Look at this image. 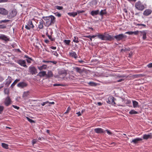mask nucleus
Returning a JSON list of instances; mask_svg holds the SVG:
<instances>
[{
	"label": "nucleus",
	"mask_w": 152,
	"mask_h": 152,
	"mask_svg": "<svg viewBox=\"0 0 152 152\" xmlns=\"http://www.w3.org/2000/svg\"><path fill=\"white\" fill-rule=\"evenodd\" d=\"M50 20L48 21H46L45 23H44V25L47 27L51 25L54 24L56 21V18L53 15H50Z\"/></svg>",
	"instance_id": "f257e3e1"
},
{
	"label": "nucleus",
	"mask_w": 152,
	"mask_h": 152,
	"mask_svg": "<svg viewBox=\"0 0 152 152\" xmlns=\"http://www.w3.org/2000/svg\"><path fill=\"white\" fill-rule=\"evenodd\" d=\"M135 7L137 10L141 11H143L145 8L144 4L140 1L135 3Z\"/></svg>",
	"instance_id": "f03ea898"
},
{
	"label": "nucleus",
	"mask_w": 152,
	"mask_h": 152,
	"mask_svg": "<svg viewBox=\"0 0 152 152\" xmlns=\"http://www.w3.org/2000/svg\"><path fill=\"white\" fill-rule=\"evenodd\" d=\"M28 72L32 75H36L37 73V69L34 66H30L28 68Z\"/></svg>",
	"instance_id": "7ed1b4c3"
},
{
	"label": "nucleus",
	"mask_w": 152,
	"mask_h": 152,
	"mask_svg": "<svg viewBox=\"0 0 152 152\" xmlns=\"http://www.w3.org/2000/svg\"><path fill=\"white\" fill-rule=\"evenodd\" d=\"M114 39V36L110 35L109 34L104 33V40L106 41H111Z\"/></svg>",
	"instance_id": "20e7f679"
},
{
	"label": "nucleus",
	"mask_w": 152,
	"mask_h": 152,
	"mask_svg": "<svg viewBox=\"0 0 152 152\" xmlns=\"http://www.w3.org/2000/svg\"><path fill=\"white\" fill-rule=\"evenodd\" d=\"M126 37V35L121 34L114 36V38H115L117 41H119L122 40Z\"/></svg>",
	"instance_id": "39448f33"
},
{
	"label": "nucleus",
	"mask_w": 152,
	"mask_h": 152,
	"mask_svg": "<svg viewBox=\"0 0 152 152\" xmlns=\"http://www.w3.org/2000/svg\"><path fill=\"white\" fill-rule=\"evenodd\" d=\"M34 27V26L33 24L32 21L31 20H29L27 24L26 25L25 28L28 30H30L31 28H33Z\"/></svg>",
	"instance_id": "423d86ee"
},
{
	"label": "nucleus",
	"mask_w": 152,
	"mask_h": 152,
	"mask_svg": "<svg viewBox=\"0 0 152 152\" xmlns=\"http://www.w3.org/2000/svg\"><path fill=\"white\" fill-rule=\"evenodd\" d=\"M17 13V12L16 10H12L9 13V15L7 16V17L9 19L12 18L16 15Z\"/></svg>",
	"instance_id": "0eeeda50"
},
{
	"label": "nucleus",
	"mask_w": 152,
	"mask_h": 152,
	"mask_svg": "<svg viewBox=\"0 0 152 152\" xmlns=\"http://www.w3.org/2000/svg\"><path fill=\"white\" fill-rule=\"evenodd\" d=\"M115 100V99L113 96H110L108 98V100L107 101V102L109 104H115V103L114 102Z\"/></svg>",
	"instance_id": "6e6552de"
},
{
	"label": "nucleus",
	"mask_w": 152,
	"mask_h": 152,
	"mask_svg": "<svg viewBox=\"0 0 152 152\" xmlns=\"http://www.w3.org/2000/svg\"><path fill=\"white\" fill-rule=\"evenodd\" d=\"M17 62L21 66L26 68L27 67V66L26 64V62L25 60H19L17 61Z\"/></svg>",
	"instance_id": "1a4fd4ad"
},
{
	"label": "nucleus",
	"mask_w": 152,
	"mask_h": 152,
	"mask_svg": "<svg viewBox=\"0 0 152 152\" xmlns=\"http://www.w3.org/2000/svg\"><path fill=\"white\" fill-rule=\"evenodd\" d=\"M27 86V84L26 83L24 82H20L19 83L17 84V86L18 87L21 88H23L26 87Z\"/></svg>",
	"instance_id": "9d476101"
},
{
	"label": "nucleus",
	"mask_w": 152,
	"mask_h": 152,
	"mask_svg": "<svg viewBox=\"0 0 152 152\" xmlns=\"http://www.w3.org/2000/svg\"><path fill=\"white\" fill-rule=\"evenodd\" d=\"M11 99L9 96H7L6 98L4 103L7 106H9L11 104Z\"/></svg>",
	"instance_id": "9b49d317"
},
{
	"label": "nucleus",
	"mask_w": 152,
	"mask_h": 152,
	"mask_svg": "<svg viewBox=\"0 0 152 152\" xmlns=\"http://www.w3.org/2000/svg\"><path fill=\"white\" fill-rule=\"evenodd\" d=\"M0 39L6 42L9 40V39L7 37L3 34H1L0 35Z\"/></svg>",
	"instance_id": "f8f14e48"
},
{
	"label": "nucleus",
	"mask_w": 152,
	"mask_h": 152,
	"mask_svg": "<svg viewBox=\"0 0 152 152\" xmlns=\"http://www.w3.org/2000/svg\"><path fill=\"white\" fill-rule=\"evenodd\" d=\"M8 13V12L6 10L2 8H0V14L6 15Z\"/></svg>",
	"instance_id": "ddd939ff"
},
{
	"label": "nucleus",
	"mask_w": 152,
	"mask_h": 152,
	"mask_svg": "<svg viewBox=\"0 0 152 152\" xmlns=\"http://www.w3.org/2000/svg\"><path fill=\"white\" fill-rule=\"evenodd\" d=\"M152 12V11L151 9H146L144 11L143 14L145 16H148L151 14Z\"/></svg>",
	"instance_id": "4468645a"
},
{
	"label": "nucleus",
	"mask_w": 152,
	"mask_h": 152,
	"mask_svg": "<svg viewBox=\"0 0 152 152\" xmlns=\"http://www.w3.org/2000/svg\"><path fill=\"white\" fill-rule=\"evenodd\" d=\"M142 139L141 138H137L134 139L132 140V141H131V143H133L135 144L138 143L140 141H141Z\"/></svg>",
	"instance_id": "2eb2a0df"
},
{
	"label": "nucleus",
	"mask_w": 152,
	"mask_h": 152,
	"mask_svg": "<svg viewBox=\"0 0 152 152\" xmlns=\"http://www.w3.org/2000/svg\"><path fill=\"white\" fill-rule=\"evenodd\" d=\"M94 132L97 133L105 132V131L101 128H96L94 129Z\"/></svg>",
	"instance_id": "dca6fc26"
},
{
	"label": "nucleus",
	"mask_w": 152,
	"mask_h": 152,
	"mask_svg": "<svg viewBox=\"0 0 152 152\" xmlns=\"http://www.w3.org/2000/svg\"><path fill=\"white\" fill-rule=\"evenodd\" d=\"M152 137L151 133H150L148 134H144L143 135V139L145 140H147L148 139H151Z\"/></svg>",
	"instance_id": "f3484780"
},
{
	"label": "nucleus",
	"mask_w": 152,
	"mask_h": 152,
	"mask_svg": "<svg viewBox=\"0 0 152 152\" xmlns=\"http://www.w3.org/2000/svg\"><path fill=\"white\" fill-rule=\"evenodd\" d=\"M53 73L51 71L49 70L48 72V73H46V77L47 78H50L53 76Z\"/></svg>",
	"instance_id": "a211bd4d"
},
{
	"label": "nucleus",
	"mask_w": 152,
	"mask_h": 152,
	"mask_svg": "<svg viewBox=\"0 0 152 152\" xmlns=\"http://www.w3.org/2000/svg\"><path fill=\"white\" fill-rule=\"evenodd\" d=\"M39 75L41 77H44L45 76L46 77V72L45 71H42L40 72L39 73Z\"/></svg>",
	"instance_id": "6ab92c4d"
},
{
	"label": "nucleus",
	"mask_w": 152,
	"mask_h": 152,
	"mask_svg": "<svg viewBox=\"0 0 152 152\" xmlns=\"http://www.w3.org/2000/svg\"><path fill=\"white\" fill-rule=\"evenodd\" d=\"M97 37L102 40H104V33L103 34L97 33Z\"/></svg>",
	"instance_id": "aec40b11"
},
{
	"label": "nucleus",
	"mask_w": 152,
	"mask_h": 152,
	"mask_svg": "<svg viewBox=\"0 0 152 152\" xmlns=\"http://www.w3.org/2000/svg\"><path fill=\"white\" fill-rule=\"evenodd\" d=\"M69 55L70 56L74 57L75 59H76L77 57L76 53L74 52L69 53Z\"/></svg>",
	"instance_id": "412c9836"
},
{
	"label": "nucleus",
	"mask_w": 152,
	"mask_h": 152,
	"mask_svg": "<svg viewBox=\"0 0 152 152\" xmlns=\"http://www.w3.org/2000/svg\"><path fill=\"white\" fill-rule=\"evenodd\" d=\"M140 34L142 36V39L145 40L146 38V32L145 31H140Z\"/></svg>",
	"instance_id": "4be33fe9"
},
{
	"label": "nucleus",
	"mask_w": 152,
	"mask_h": 152,
	"mask_svg": "<svg viewBox=\"0 0 152 152\" xmlns=\"http://www.w3.org/2000/svg\"><path fill=\"white\" fill-rule=\"evenodd\" d=\"M99 12V11L98 10H93L91 12V14L92 16H94L98 14Z\"/></svg>",
	"instance_id": "5701e85b"
},
{
	"label": "nucleus",
	"mask_w": 152,
	"mask_h": 152,
	"mask_svg": "<svg viewBox=\"0 0 152 152\" xmlns=\"http://www.w3.org/2000/svg\"><path fill=\"white\" fill-rule=\"evenodd\" d=\"M44 23V21L43 20H40L39 21V25L38 27L40 29H42L43 27V24Z\"/></svg>",
	"instance_id": "b1692460"
},
{
	"label": "nucleus",
	"mask_w": 152,
	"mask_h": 152,
	"mask_svg": "<svg viewBox=\"0 0 152 152\" xmlns=\"http://www.w3.org/2000/svg\"><path fill=\"white\" fill-rule=\"evenodd\" d=\"M59 75H63V76L64 77L66 75L67 73L66 71L65 70H62L60 71L59 72Z\"/></svg>",
	"instance_id": "393cba45"
},
{
	"label": "nucleus",
	"mask_w": 152,
	"mask_h": 152,
	"mask_svg": "<svg viewBox=\"0 0 152 152\" xmlns=\"http://www.w3.org/2000/svg\"><path fill=\"white\" fill-rule=\"evenodd\" d=\"M68 14L70 16H72L73 17H75L77 15V12H71L68 13Z\"/></svg>",
	"instance_id": "a878e982"
},
{
	"label": "nucleus",
	"mask_w": 152,
	"mask_h": 152,
	"mask_svg": "<svg viewBox=\"0 0 152 152\" xmlns=\"http://www.w3.org/2000/svg\"><path fill=\"white\" fill-rule=\"evenodd\" d=\"M74 69L77 72L79 73H81L82 72V71L81 69L78 67H74Z\"/></svg>",
	"instance_id": "bb28decb"
},
{
	"label": "nucleus",
	"mask_w": 152,
	"mask_h": 152,
	"mask_svg": "<svg viewBox=\"0 0 152 152\" xmlns=\"http://www.w3.org/2000/svg\"><path fill=\"white\" fill-rule=\"evenodd\" d=\"M47 65L45 64H43L42 66H41L39 67H38V69L40 70H41L42 69H45L47 68Z\"/></svg>",
	"instance_id": "cd10ccee"
},
{
	"label": "nucleus",
	"mask_w": 152,
	"mask_h": 152,
	"mask_svg": "<svg viewBox=\"0 0 152 152\" xmlns=\"http://www.w3.org/2000/svg\"><path fill=\"white\" fill-rule=\"evenodd\" d=\"M20 80L18 79H17L16 80H15L14 81V82L11 84V87L12 88H13V87L15 86V84L17 83L18 82H19V81H20Z\"/></svg>",
	"instance_id": "c85d7f7f"
},
{
	"label": "nucleus",
	"mask_w": 152,
	"mask_h": 152,
	"mask_svg": "<svg viewBox=\"0 0 152 152\" xmlns=\"http://www.w3.org/2000/svg\"><path fill=\"white\" fill-rule=\"evenodd\" d=\"M133 107L134 108L137 107H138V102L136 101H132Z\"/></svg>",
	"instance_id": "c756f323"
},
{
	"label": "nucleus",
	"mask_w": 152,
	"mask_h": 152,
	"mask_svg": "<svg viewBox=\"0 0 152 152\" xmlns=\"http://www.w3.org/2000/svg\"><path fill=\"white\" fill-rule=\"evenodd\" d=\"M106 14V12L105 10H101L99 13L100 15L102 16Z\"/></svg>",
	"instance_id": "7c9ffc66"
},
{
	"label": "nucleus",
	"mask_w": 152,
	"mask_h": 152,
	"mask_svg": "<svg viewBox=\"0 0 152 152\" xmlns=\"http://www.w3.org/2000/svg\"><path fill=\"white\" fill-rule=\"evenodd\" d=\"M50 15L46 17H42V19H43L45 20L48 21L50 20Z\"/></svg>",
	"instance_id": "2f4dec72"
},
{
	"label": "nucleus",
	"mask_w": 152,
	"mask_h": 152,
	"mask_svg": "<svg viewBox=\"0 0 152 152\" xmlns=\"http://www.w3.org/2000/svg\"><path fill=\"white\" fill-rule=\"evenodd\" d=\"M129 113L131 114H137L138 113V112L134 110H132L129 111Z\"/></svg>",
	"instance_id": "473e14b6"
},
{
	"label": "nucleus",
	"mask_w": 152,
	"mask_h": 152,
	"mask_svg": "<svg viewBox=\"0 0 152 152\" xmlns=\"http://www.w3.org/2000/svg\"><path fill=\"white\" fill-rule=\"evenodd\" d=\"M1 146L4 148L7 149L8 148V145L5 143H1Z\"/></svg>",
	"instance_id": "72a5a7b5"
},
{
	"label": "nucleus",
	"mask_w": 152,
	"mask_h": 152,
	"mask_svg": "<svg viewBox=\"0 0 152 152\" xmlns=\"http://www.w3.org/2000/svg\"><path fill=\"white\" fill-rule=\"evenodd\" d=\"M8 81H7L6 83V84H8V86H9L11 82V77L9 76L8 77Z\"/></svg>",
	"instance_id": "f704fd0d"
},
{
	"label": "nucleus",
	"mask_w": 152,
	"mask_h": 152,
	"mask_svg": "<svg viewBox=\"0 0 152 152\" xmlns=\"http://www.w3.org/2000/svg\"><path fill=\"white\" fill-rule=\"evenodd\" d=\"M73 42L77 43L79 42V41L78 40V38L76 36L74 37V39L73 40Z\"/></svg>",
	"instance_id": "c9c22d12"
},
{
	"label": "nucleus",
	"mask_w": 152,
	"mask_h": 152,
	"mask_svg": "<svg viewBox=\"0 0 152 152\" xmlns=\"http://www.w3.org/2000/svg\"><path fill=\"white\" fill-rule=\"evenodd\" d=\"M46 35L51 40V41H54L55 39L52 38L49 35L48 33L46 34Z\"/></svg>",
	"instance_id": "e433bc0d"
},
{
	"label": "nucleus",
	"mask_w": 152,
	"mask_h": 152,
	"mask_svg": "<svg viewBox=\"0 0 152 152\" xmlns=\"http://www.w3.org/2000/svg\"><path fill=\"white\" fill-rule=\"evenodd\" d=\"M88 83L90 86H96V83L93 82H90Z\"/></svg>",
	"instance_id": "4c0bfd02"
},
{
	"label": "nucleus",
	"mask_w": 152,
	"mask_h": 152,
	"mask_svg": "<svg viewBox=\"0 0 152 152\" xmlns=\"http://www.w3.org/2000/svg\"><path fill=\"white\" fill-rule=\"evenodd\" d=\"M51 52L54 55L56 56H58V54L57 53V52L56 51H53L52 50H51Z\"/></svg>",
	"instance_id": "58836bf2"
},
{
	"label": "nucleus",
	"mask_w": 152,
	"mask_h": 152,
	"mask_svg": "<svg viewBox=\"0 0 152 152\" xmlns=\"http://www.w3.org/2000/svg\"><path fill=\"white\" fill-rule=\"evenodd\" d=\"M29 92L27 91L25 92L23 95V97H26L28 96L29 95Z\"/></svg>",
	"instance_id": "ea45409f"
},
{
	"label": "nucleus",
	"mask_w": 152,
	"mask_h": 152,
	"mask_svg": "<svg viewBox=\"0 0 152 152\" xmlns=\"http://www.w3.org/2000/svg\"><path fill=\"white\" fill-rule=\"evenodd\" d=\"M64 42L67 45H69L70 42V41L69 40H64Z\"/></svg>",
	"instance_id": "a19ab883"
},
{
	"label": "nucleus",
	"mask_w": 152,
	"mask_h": 152,
	"mask_svg": "<svg viewBox=\"0 0 152 152\" xmlns=\"http://www.w3.org/2000/svg\"><path fill=\"white\" fill-rule=\"evenodd\" d=\"M26 118H27V119L28 120L30 123H34L35 122L34 121L30 119L29 118L27 117Z\"/></svg>",
	"instance_id": "79ce46f5"
},
{
	"label": "nucleus",
	"mask_w": 152,
	"mask_h": 152,
	"mask_svg": "<svg viewBox=\"0 0 152 152\" xmlns=\"http://www.w3.org/2000/svg\"><path fill=\"white\" fill-rule=\"evenodd\" d=\"M10 21L9 20H1L0 21V23H5L7 22H8Z\"/></svg>",
	"instance_id": "37998d69"
},
{
	"label": "nucleus",
	"mask_w": 152,
	"mask_h": 152,
	"mask_svg": "<svg viewBox=\"0 0 152 152\" xmlns=\"http://www.w3.org/2000/svg\"><path fill=\"white\" fill-rule=\"evenodd\" d=\"M105 131V132H107V133L109 134V135H112V133L109 130H108L107 129H106V130H104Z\"/></svg>",
	"instance_id": "c03bdc74"
},
{
	"label": "nucleus",
	"mask_w": 152,
	"mask_h": 152,
	"mask_svg": "<svg viewBox=\"0 0 152 152\" xmlns=\"http://www.w3.org/2000/svg\"><path fill=\"white\" fill-rule=\"evenodd\" d=\"M56 8L58 10H61L63 9V7L62 6H56Z\"/></svg>",
	"instance_id": "a18cd8bd"
},
{
	"label": "nucleus",
	"mask_w": 152,
	"mask_h": 152,
	"mask_svg": "<svg viewBox=\"0 0 152 152\" xmlns=\"http://www.w3.org/2000/svg\"><path fill=\"white\" fill-rule=\"evenodd\" d=\"M4 109V107L2 106H0V114H1Z\"/></svg>",
	"instance_id": "49530a36"
},
{
	"label": "nucleus",
	"mask_w": 152,
	"mask_h": 152,
	"mask_svg": "<svg viewBox=\"0 0 152 152\" xmlns=\"http://www.w3.org/2000/svg\"><path fill=\"white\" fill-rule=\"evenodd\" d=\"M4 93L6 94H9V91L7 89L5 88L4 89Z\"/></svg>",
	"instance_id": "de8ad7c7"
},
{
	"label": "nucleus",
	"mask_w": 152,
	"mask_h": 152,
	"mask_svg": "<svg viewBox=\"0 0 152 152\" xmlns=\"http://www.w3.org/2000/svg\"><path fill=\"white\" fill-rule=\"evenodd\" d=\"M53 86H64V85L61 84H60L56 83V84H54L53 85Z\"/></svg>",
	"instance_id": "09e8293b"
},
{
	"label": "nucleus",
	"mask_w": 152,
	"mask_h": 152,
	"mask_svg": "<svg viewBox=\"0 0 152 152\" xmlns=\"http://www.w3.org/2000/svg\"><path fill=\"white\" fill-rule=\"evenodd\" d=\"M132 76V77L133 78V79H134V78H138V76L137 75V74H136V75H133L132 76Z\"/></svg>",
	"instance_id": "8fccbe9b"
},
{
	"label": "nucleus",
	"mask_w": 152,
	"mask_h": 152,
	"mask_svg": "<svg viewBox=\"0 0 152 152\" xmlns=\"http://www.w3.org/2000/svg\"><path fill=\"white\" fill-rule=\"evenodd\" d=\"M49 103V102L48 101H47V102H43L41 104V105L42 106H44L45 104H47L48 103Z\"/></svg>",
	"instance_id": "3c124183"
},
{
	"label": "nucleus",
	"mask_w": 152,
	"mask_h": 152,
	"mask_svg": "<svg viewBox=\"0 0 152 152\" xmlns=\"http://www.w3.org/2000/svg\"><path fill=\"white\" fill-rule=\"evenodd\" d=\"M126 34H129V35H132L133 34V31H128L126 32Z\"/></svg>",
	"instance_id": "603ef678"
},
{
	"label": "nucleus",
	"mask_w": 152,
	"mask_h": 152,
	"mask_svg": "<svg viewBox=\"0 0 152 152\" xmlns=\"http://www.w3.org/2000/svg\"><path fill=\"white\" fill-rule=\"evenodd\" d=\"M140 31H137L133 32V34H134L135 35H137L139 33L140 34Z\"/></svg>",
	"instance_id": "864d4df0"
},
{
	"label": "nucleus",
	"mask_w": 152,
	"mask_h": 152,
	"mask_svg": "<svg viewBox=\"0 0 152 152\" xmlns=\"http://www.w3.org/2000/svg\"><path fill=\"white\" fill-rule=\"evenodd\" d=\"M32 59L31 58H29L28 59H27L26 61L28 63H31V61L32 60Z\"/></svg>",
	"instance_id": "5fc2aeb1"
},
{
	"label": "nucleus",
	"mask_w": 152,
	"mask_h": 152,
	"mask_svg": "<svg viewBox=\"0 0 152 152\" xmlns=\"http://www.w3.org/2000/svg\"><path fill=\"white\" fill-rule=\"evenodd\" d=\"M84 12L83 10H78L76 12H77V14H80L81 13H83Z\"/></svg>",
	"instance_id": "6e6d98bb"
},
{
	"label": "nucleus",
	"mask_w": 152,
	"mask_h": 152,
	"mask_svg": "<svg viewBox=\"0 0 152 152\" xmlns=\"http://www.w3.org/2000/svg\"><path fill=\"white\" fill-rule=\"evenodd\" d=\"M128 50V49L127 48H125V49H122L121 50V52H123V51L125 52L126 51H127Z\"/></svg>",
	"instance_id": "4d7b16f0"
},
{
	"label": "nucleus",
	"mask_w": 152,
	"mask_h": 152,
	"mask_svg": "<svg viewBox=\"0 0 152 152\" xmlns=\"http://www.w3.org/2000/svg\"><path fill=\"white\" fill-rule=\"evenodd\" d=\"M147 66L148 68L152 67V63H150L147 65Z\"/></svg>",
	"instance_id": "13d9d810"
},
{
	"label": "nucleus",
	"mask_w": 152,
	"mask_h": 152,
	"mask_svg": "<svg viewBox=\"0 0 152 152\" xmlns=\"http://www.w3.org/2000/svg\"><path fill=\"white\" fill-rule=\"evenodd\" d=\"M12 107L15 108L16 109L18 110L19 109V107H18L16 106H15L14 105H12Z\"/></svg>",
	"instance_id": "bf43d9fd"
},
{
	"label": "nucleus",
	"mask_w": 152,
	"mask_h": 152,
	"mask_svg": "<svg viewBox=\"0 0 152 152\" xmlns=\"http://www.w3.org/2000/svg\"><path fill=\"white\" fill-rule=\"evenodd\" d=\"M32 142L33 145L35 144L36 142V140L35 139H33L32 141Z\"/></svg>",
	"instance_id": "052dcab7"
},
{
	"label": "nucleus",
	"mask_w": 152,
	"mask_h": 152,
	"mask_svg": "<svg viewBox=\"0 0 152 152\" xmlns=\"http://www.w3.org/2000/svg\"><path fill=\"white\" fill-rule=\"evenodd\" d=\"M4 80V79L3 78V77L0 76V82H2Z\"/></svg>",
	"instance_id": "680f3d73"
},
{
	"label": "nucleus",
	"mask_w": 152,
	"mask_h": 152,
	"mask_svg": "<svg viewBox=\"0 0 152 152\" xmlns=\"http://www.w3.org/2000/svg\"><path fill=\"white\" fill-rule=\"evenodd\" d=\"M56 15L58 17H60L61 16V14L59 13H56Z\"/></svg>",
	"instance_id": "e2e57ef3"
},
{
	"label": "nucleus",
	"mask_w": 152,
	"mask_h": 152,
	"mask_svg": "<svg viewBox=\"0 0 152 152\" xmlns=\"http://www.w3.org/2000/svg\"><path fill=\"white\" fill-rule=\"evenodd\" d=\"M6 28V26H2V25H0V28Z\"/></svg>",
	"instance_id": "0e129e2a"
},
{
	"label": "nucleus",
	"mask_w": 152,
	"mask_h": 152,
	"mask_svg": "<svg viewBox=\"0 0 152 152\" xmlns=\"http://www.w3.org/2000/svg\"><path fill=\"white\" fill-rule=\"evenodd\" d=\"M77 114L78 116H80L81 115L82 113H81L80 112H78L77 113Z\"/></svg>",
	"instance_id": "69168bd1"
},
{
	"label": "nucleus",
	"mask_w": 152,
	"mask_h": 152,
	"mask_svg": "<svg viewBox=\"0 0 152 152\" xmlns=\"http://www.w3.org/2000/svg\"><path fill=\"white\" fill-rule=\"evenodd\" d=\"M50 48L53 50H55L56 49V47L52 46L50 47Z\"/></svg>",
	"instance_id": "338daca9"
},
{
	"label": "nucleus",
	"mask_w": 152,
	"mask_h": 152,
	"mask_svg": "<svg viewBox=\"0 0 152 152\" xmlns=\"http://www.w3.org/2000/svg\"><path fill=\"white\" fill-rule=\"evenodd\" d=\"M137 75L138 76V77H140L143 76L144 75L142 74H137Z\"/></svg>",
	"instance_id": "774afa93"
}]
</instances>
